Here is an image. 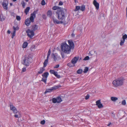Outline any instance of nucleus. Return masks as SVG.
<instances>
[{
  "label": "nucleus",
  "instance_id": "7ed1b4c3",
  "mask_svg": "<svg viewBox=\"0 0 127 127\" xmlns=\"http://www.w3.org/2000/svg\"><path fill=\"white\" fill-rule=\"evenodd\" d=\"M112 84L115 87L121 86L123 84V79L121 78L116 79L113 81Z\"/></svg>",
  "mask_w": 127,
  "mask_h": 127
},
{
  "label": "nucleus",
  "instance_id": "c9c22d12",
  "mask_svg": "<svg viewBox=\"0 0 127 127\" xmlns=\"http://www.w3.org/2000/svg\"><path fill=\"white\" fill-rule=\"evenodd\" d=\"M125 40H121V41L120 43V45L121 46H122L124 44Z\"/></svg>",
  "mask_w": 127,
  "mask_h": 127
},
{
  "label": "nucleus",
  "instance_id": "052dcab7",
  "mask_svg": "<svg viewBox=\"0 0 127 127\" xmlns=\"http://www.w3.org/2000/svg\"><path fill=\"white\" fill-rule=\"evenodd\" d=\"M10 5L11 6V5H12V3H10Z\"/></svg>",
  "mask_w": 127,
  "mask_h": 127
},
{
  "label": "nucleus",
  "instance_id": "bf43d9fd",
  "mask_svg": "<svg viewBox=\"0 0 127 127\" xmlns=\"http://www.w3.org/2000/svg\"><path fill=\"white\" fill-rule=\"evenodd\" d=\"M77 0H74V1L75 3L77 2Z\"/></svg>",
  "mask_w": 127,
  "mask_h": 127
},
{
  "label": "nucleus",
  "instance_id": "0eeeda50",
  "mask_svg": "<svg viewBox=\"0 0 127 127\" xmlns=\"http://www.w3.org/2000/svg\"><path fill=\"white\" fill-rule=\"evenodd\" d=\"M8 2L7 0H4L2 3V5L4 9L6 10L8 9Z\"/></svg>",
  "mask_w": 127,
  "mask_h": 127
},
{
  "label": "nucleus",
  "instance_id": "a878e982",
  "mask_svg": "<svg viewBox=\"0 0 127 127\" xmlns=\"http://www.w3.org/2000/svg\"><path fill=\"white\" fill-rule=\"evenodd\" d=\"M85 9V6L84 5H82L80 7V9L82 11H83Z\"/></svg>",
  "mask_w": 127,
  "mask_h": 127
},
{
  "label": "nucleus",
  "instance_id": "393cba45",
  "mask_svg": "<svg viewBox=\"0 0 127 127\" xmlns=\"http://www.w3.org/2000/svg\"><path fill=\"white\" fill-rule=\"evenodd\" d=\"M28 43L26 42H25L23 44L22 47L23 48H26L27 46Z\"/></svg>",
  "mask_w": 127,
  "mask_h": 127
},
{
  "label": "nucleus",
  "instance_id": "8fccbe9b",
  "mask_svg": "<svg viewBox=\"0 0 127 127\" xmlns=\"http://www.w3.org/2000/svg\"><path fill=\"white\" fill-rule=\"evenodd\" d=\"M59 65L58 64L56 65L54 67V68H57L59 67Z\"/></svg>",
  "mask_w": 127,
  "mask_h": 127
},
{
  "label": "nucleus",
  "instance_id": "de8ad7c7",
  "mask_svg": "<svg viewBox=\"0 0 127 127\" xmlns=\"http://www.w3.org/2000/svg\"><path fill=\"white\" fill-rule=\"evenodd\" d=\"M63 52H61V55L63 58H64V54Z\"/></svg>",
  "mask_w": 127,
  "mask_h": 127
},
{
  "label": "nucleus",
  "instance_id": "39448f33",
  "mask_svg": "<svg viewBox=\"0 0 127 127\" xmlns=\"http://www.w3.org/2000/svg\"><path fill=\"white\" fill-rule=\"evenodd\" d=\"M26 32L27 33L28 36L30 38L32 37L34 35V33L33 31L30 29H28L26 31Z\"/></svg>",
  "mask_w": 127,
  "mask_h": 127
},
{
  "label": "nucleus",
  "instance_id": "b1692460",
  "mask_svg": "<svg viewBox=\"0 0 127 127\" xmlns=\"http://www.w3.org/2000/svg\"><path fill=\"white\" fill-rule=\"evenodd\" d=\"M60 86H54L53 87H52L51 88L52 89V90H55L57 89L59 87H60Z\"/></svg>",
  "mask_w": 127,
  "mask_h": 127
},
{
  "label": "nucleus",
  "instance_id": "dca6fc26",
  "mask_svg": "<svg viewBox=\"0 0 127 127\" xmlns=\"http://www.w3.org/2000/svg\"><path fill=\"white\" fill-rule=\"evenodd\" d=\"M30 19L29 18H27L26 19L25 21V23L26 25L27 26H28L30 25Z\"/></svg>",
  "mask_w": 127,
  "mask_h": 127
},
{
  "label": "nucleus",
  "instance_id": "a19ab883",
  "mask_svg": "<svg viewBox=\"0 0 127 127\" xmlns=\"http://www.w3.org/2000/svg\"><path fill=\"white\" fill-rule=\"evenodd\" d=\"M16 19L18 21H20L21 20L20 17L19 16H16Z\"/></svg>",
  "mask_w": 127,
  "mask_h": 127
},
{
  "label": "nucleus",
  "instance_id": "09e8293b",
  "mask_svg": "<svg viewBox=\"0 0 127 127\" xmlns=\"http://www.w3.org/2000/svg\"><path fill=\"white\" fill-rule=\"evenodd\" d=\"M16 32V31L14 30L13 31V35H12V38H13V36L15 35V33Z\"/></svg>",
  "mask_w": 127,
  "mask_h": 127
},
{
  "label": "nucleus",
  "instance_id": "a211bd4d",
  "mask_svg": "<svg viewBox=\"0 0 127 127\" xmlns=\"http://www.w3.org/2000/svg\"><path fill=\"white\" fill-rule=\"evenodd\" d=\"M52 14V12L51 10H49L47 12V16L50 17H51V16Z\"/></svg>",
  "mask_w": 127,
  "mask_h": 127
},
{
  "label": "nucleus",
  "instance_id": "4d7b16f0",
  "mask_svg": "<svg viewBox=\"0 0 127 127\" xmlns=\"http://www.w3.org/2000/svg\"><path fill=\"white\" fill-rule=\"evenodd\" d=\"M111 124V123H110L108 124L107 125V126H109Z\"/></svg>",
  "mask_w": 127,
  "mask_h": 127
},
{
  "label": "nucleus",
  "instance_id": "7c9ffc66",
  "mask_svg": "<svg viewBox=\"0 0 127 127\" xmlns=\"http://www.w3.org/2000/svg\"><path fill=\"white\" fill-rule=\"evenodd\" d=\"M52 90L51 88L50 89H46V91L45 92V93H47V92H51Z\"/></svg>",
  "mask_w": 127,
  "mask_h": 127
},
{
  "label": "nucleus",
  "instance_id": "f257e3e1",
  "mask_svg": "<svg viewBox=\"0 0 127 127\" xmlns=\"http://www.w3.org/2000/svg\"><path fill=\"white\" fill-rule=\"evenodd\" d=\"M68 43L69 45L66 43H62L61 45V51L64 53L69 54L71 52V50L74 47V45L72 40H68Z\"/></svg>",
  "mask_w": 127,
  "mask_h": 127
},
{
  "label": "nucleus",
  "instance_id": "49530a36",
  "mask_svg": "<svg viewBox=\"0 0 127 127\" xmlns=\"http://www.w3.org/2000/svg\"><path fill=\"white\" fill-rule=\"evenodd\" d=\"M90 97V95L89 94H87L86 96L85 99H86L87 100Z\"/></svg>",
  "mask_w": 127,
  "mask_h": 127
},
{
  "label": "nucleus",
  "instance_id": "ddd939ff",
  "mask_svg": "<svg viewBox=\"0 0 127 127\" xmlns=\"http://www.w3.org/2000/svg\"><path fill=\"white\" fill-rule=\"evenodd\" d=\"M93 4L96 8V9L98 10L99 8V3L97 2L95 0H94L93 2Z\"/></svg>",
  "mask_w": 127,
  "mask_h": 127
},
{
  "label": "nucleus",
  "instance_id": "5fc2aeb1",
  "mask_svg": "<svg viewBox=\"0 0 127 127\" xmlns=\"http://www.w3.org/2000/svg\"><path fill=\"white\" fill-rule=\"evenodd\" d=\"M126 17H127V7L126 8Z\"/></svg>",
  "mask_w": 127,
  "mask_h": 127
},
{
  "label": "nucleus",
  "instance_id": "864d4df0",
  "mask_svg": "<svg viewBox=\"0 0 127 127\" xmlns=\"http://www.w3.org/2000/svg\"><path fill=\"white\" fill-rule=\"evenodd\" d=\"M22 69V71L23 72L25 71L26 70V68H24V67Z\"/></svg>",
  "mask_w": 127,
  "mask_h": 127
},
{
  "label": "nucleus",
  "instance_id": "423d86ee",
  "mask_svg": "<svg viewBox=\"0 0 127 127\" xmlns=\"http://www.w3.org/2000/svg\"><path fill=\"white\" fill-rule=\"evenodd\" d=\"M62 101V100L61 98L58 96L56 98H54L52 99V101L54 103H59L61 102Z\"/></svg>",
  "mask_w": 127,
  "mask_h": 127
},
{
  "label": "nucleus",
  "instance_id": "20e7f679",
  "mask_svg": "<svg viewBox=\"0 0 127 127\" xmlns=\"http://www.w3.org/2000/svg\"><path fill=\"white\" fill-rule=\"evenodd\" d=\"M32 61V58L29 56H25L22 62V64L26 66L29 65Z\"/></svg>",
  "mask_w": 127,
  "mask_h": 127
},
{
  "label": "nucleus",
  "instance_id": "5701e85b",
  "mask_svg": "<svg viewBox=\"0 0 127 127\" xmlns=\"http://www.w3.org/2000/svg\"><path fill=\"white\" fill-rule=\"evenodd\" d=\"M30 9V8L29 7H27L26 8L25 11V13L26 14V15H27V14L29 12Z\"/></svg>",
  "mask_w": 127,
  "mask_h": 127
},
{
  "label": "nucleus",
  "instance_id": "13d9d810",
  "mask_svg": "<svg viewBox=\"0 0 127 127\" xmlns=\"http://www.w3.org/2000/svg\"><path fill=\"white\" fill-rule=\"evenodd\" d=\"M7 33H10V32L9 31H7Z\"/></svg>",
  "mask_w": 127,
  "mask_h": 127
},
{
  "label": "nucleus",
  "instance_id": "f8f14e48",
  "mask_svg": "<svg viewBox=\"0 0 127 127\" xmlns=\"http://www.w3.org/2000/svg\"><path fill=\"white\" fill-rule=\"evenodd\" d=\"M79 57H75L71 61V62L73 64H76L79 59Z\"/></svg>",
  "mask_w": 127,
  "mask_h": 127
},
{
  "label": "nucleus",
  "instance_id": "c03bdc74",
  "mask_svg": "<svg viewBox=\"0 0 127 127\" xmlns=\"http://www.w3.org/2000/svg\"><path fill=\"white\" fill-rule=\"evenodd\" d=\"M13 28L14 30L15 31H16V30H18V28L17 27H15L14 26H13Z\"/></svg>",
  "mask_w": 127,
  "mask_h": 127
},
{
  "label": "nucleus",
  "instance_id": "f3484780",
  "mask_svg": "<svg viewBox=\"0 0 127 127\" xmlns=\"http://www.w3.org/2000/svg\"><path fill=\"white\" fill-rule=\"evenodd\" d=\"M6 18L5 16H4L2 14L0 15V20L1 21H3Z\"/></svg>",
  "mask_w": 127,
  "mask_h": 127
},
{
  "label": "nucleus",
  "instance_id": "72a5a7b5",
  "mask_svg": "<svg viewBox=\"0 0 127 127\" xmlns=\"http://www.w3.org/2000/svg\"><path fill=\"white\" fill-rule=\"evenodd\" d=\"M79 9H80V7L79 6H76L74 11H77Z\"/></svg>",
  "mask_w": 127,
  "mask_h": 127
},
{
  "label": "nucleus",
  "instance_id": "2f4dec72",
  "mask_svg": "<svg viewBox=\"0 0 127 127\" xmlns=\"http://www.w3.org/2000/svg\"><path fill=\"white\" fill-rule=\"evenodd\" d=\"M82 72V69H79L77 71V73L78 74H81Z\"/></svg>",
  "mask_w": 127,
  "mask_h": 127
},
{
  "label": "nucleus",
  "instance_id": "f03ea898",
  "mask_svg": "<svg viewBox=\"0 0 127 127\" xmlns=\"http://www.w3.org/2000/svg\"><path fill=\"white\" fill-rule=\"evenodd\" d=\"M57 18L59 20L63 22L65 20V15L64 11L63 9L58 10L56 12Z\"/></svg>",
  "mask_w": 127,
  "mask_h": 127
},
{
  "label": "nucleus",
  "instance_id": "ea45409f",
  "mask_svg": "<svg viewBox=\"0 0 127 127\" xmlns=\"http://www.w3.org/2000/svg\"><path fill=\"white\" fill-rule=\"evenodd\" d=\"M21 4H22V5L23 7L24 8H25L26 5L25 3L24 2V1H23V2L22 3H21Z\"/></svg>",
  "mask_w": 127,
  "mask_h": 127
},
{
  "label": "nucleus",
  "instance_id": "a18cd8bd",
  "mask_svg": "<svg viewBox=\"0 0 127 127\" xmlns=\"http://www.w3.org/2000/svg\"><path fill=\"white\" fill-rule=\"evenodd\" d=\"M45 123V120H43L41 121L40 124L42 125H44Z\"/></svg>",
  "mask_w": 127,
  "mask_h": 127
},
{
  "label": "nucleus",
  "instance_id": "4c0bfd02",
  "mask_svg": "<svg viewBox=\"0 0 127 127\" xmlns=\"http://www.w3.org/2000/svg\"><path fill=\"white\" fill-rule=\"evenodd\" d=\"M126 102L125 100H123L122 102V105H125L126 104Z\"/></svg>",
  "mask_w": 127,
  "mask_h": 127
},
{
  "label": "nucleus",
  "instance_id": "aec40b11",
  "mask_svg": "<svg viewBox=\"0 0 127 127\" xmlns=\"http://www.w3.org/2000/svg\"><path fill=\"white\" fill-rule=\"evenodd\" d=\"M49 73L48 72H45L42 75L43 77L47 78L49 75Z\"/></svg>",
  "mask_w": 127,
  "mask_h": 127
},
{
  "label": "nucleus",
  "instance_id": "c85d7f7f",
  "mask_svg": "<svg viewBox=\"0 0 127 127\" xmlns=\"http://www.w3.org/2000/svg\"><path fill=\"white\" fill-rule=\"evenodd\" d=\"M47 80V78H44V77H43L42 78V80H41V81H43L44 83H46V81Z\"/></svg>",
  "mask_w": 127,
  "mask_h": 127
},
{
  "label": "nucleus",
  "instance_id": "c756f323",
  "mask_svg": "<svg viewBox=\"0 0 127 127\" xmlns=\"http://www.w3.org/2000/svg\"><path fill=\"white\" fill-rule=\"evenodd\" d=\"M49 72L51 74H54V75L56 72L54 70H50Z\"/></svg>",
  "mask_w": 127,
  "mask_h": 127
},
{
  "label": "nucleus",
  "instance_id": "e2e57ef3",
  "mask_svg": "<svg viewBox=\"0 0 127 127\" xmlns=\"http://www.w3.org/2000/svg\"><path fill=\"white\" fill-rule=\"evenodd\" d=\"M14 1H16V0H12Z\"/></svg>",
  "mask_w": 127,
  "mask_h": 127
},
{
  "label": "nucleus",
  "instance_id": "680f3d73",
  "mask_svg": "<svg viewBox=\"0 0 127 127\" xmlns=\"http://www.w3.org/2000/svg\"><path fill=\"white\" fill-rule=\"evenodd\" d=\"M25 0V1L27 2L28 1H29V0Z\"/></svg>",
  "mask_w": 127,
  "mask_h": 127
},
{
  "label": "nucleus",
  "instance_id": "6ab92c4d",
  "mask_svg": "<svg viewBox=\"0 0 127 127\" xmlns=\"http://www.w3.org/2000/svg\"><path fill=\"white\" fill-rule=\"evenodd\" d=\"M48 59L47 58V59L45 60L43 63V67H45L47 66L48 62Z\"/></svg>",
  "mask_w": 127,
  "mask_h": 127
},
{
  "label": "nucleus",
  "instance_id": "2eb2a0df",
  "mask_svg": "<svg viewBox=\"0 0 127 127\" xmlns=\"http://www.w3.org/2000/svg\"><path fill=\"white\" fill-rule=\"evenodd\" d=\"M38 26L35 25H33L32 26V31H33L37 29Z\"/></svg>",
  "mask_w": 127,
  "mask_h": 127
},
{
  "label": "nucleus",
  "instance_id": "473e14b6",
  "mask_svg": "<svg viewBox=\"0 0 127 127\" xmlns=\"http://www.w3.org/2000/svg\"><path fill=\"white\" fill-rule=\"evenodd\" d=\"M14 117L16 118H19L20 117V113H18V114H15L14 115Z\"/></svg>",
  "mask_w": 127,
  "mask_h": 127
},
{
  "label": "nucleus",
  "instance_id": "f704fd0d",
  "mask_svg": "<svg viewBox=\"0 0 127 127\" xmlns=\"http://www.w3.org/2000/svg\"><path fill=\"white\" fill-rule=\"evenodd\" d=\"M51 53V50L50 49H49V51L48 52V55H47V59H48L49 58V57L50 56V55Z\"/></svg>",
  "mask_w": 127,
  "mask_h": 127
},
{
  "label": "nucleus",
  "instance_id": "79ce46f5",
  "mask_svg": "<svg viewBox=\"0 0 127 127\" xmlns=\"http://www.w3.org/2000/svg\"><path fill=\"white\" fill-rule=\"evenodd\" d=\"M41 4L42 5H44L45 4V0H42Z\"/></svg>",
  "mask_w": 127,
  "mask_h": 127
},
{
  "label": "nucleus",
  "instance_id": "6e6d98bb",
  "mask_svg": "<svg viewBox=\"0 0 127 127\" xmlns=\"http://www.w3.org/2000/svg\"><path fill=\"white\" fill-rule=\"evenodd\" d=\"M71 64V63H69L68 64H67V65L68 66H71L70 65V64Z\"/></svg>",
  "mask_w": 127,
  "mask_h": 127
},
{
  "label": "nucleus",
  "instance_id": "4468645a",
  "mask_svg": "<svg viewBox=\"0 0 127 127\" xmlns=\"http://www.w3.org/2000/svg\"><path fill=\"white\" fill-rule=\"evenodd\" d=\"M53 22L56 24H59L60 23H63L62 21H60L54 18L53 17Z\"/></svg>",
  "mask_w": 127,
  "mask_h": 127
},
{
  "label": "nucleus",
  "instance_id": "603ef678",
  "mask_svg": "<svg viewBox=\"0 0 127 127\" xmlns=\"http://www.w3.org/2000/svg\"><path fill=\"white\" fill-rule=\"evenodd\" d=\"M71 37L73 38L74 37L75 34L73 33H72L71 35Z\"/></svg>",
  "mask_w": 127,
  "mask_h": 127
},
{
  "label": "nucleus",
  "instance_id": "58836bf2",
  "mask_svg": "<svg viewBox=\"0 0 127 127\" xmlns=\"http://www.w3.org/2000/svg\"><path fill=\"white\" fill-rule=\"evenodd\" d=\"M54 75L58 78H59L60 77V75L58 74L57 72H56Z\"/></svg>",
  "mask_w": 127,
  "mask_h": 127
},
{
  "label": "nucleus",
  "instance_id": "37998d69",
  "mask_svg": "<svg viewBox=\"0 0 127 127\" xmlns=\"http://www.w3.org/2000/svg\"><path fill=\"white\" fill-rule=\"evenodd\" d=\"M89 59V58L88 56H87L85 57L84 59V60H87Z\"/></svg>",
  "mask_w": 127,
  "mask_h": 127
},
{
  "label": "nucleus",
  "instance_id": "9d476101",
  "mask_svg": "<svg viewBox=\"0 0 127 127\" xmlns=\"http://www.w3.org/2000/svg\"><path fill=\"white\" fill-rule=\"evenodd\" d=\"M51 56L55 61H56L57 59L60 58V57L58 56V55L56 54H52Z\"/></svg>",
  "mask_w": 127,
  "mask_h": 127
},
{
  "label": "nucleus",
  "instance_id": "cd10ccee",
  "mask_svg": "<svg viewBox=\"0 0 127 127\" xmlns=\"http://www.w3.org/2000/svg\"><path fill=\"white\" fill-rule=\"evenodd\" d=\"M60 7L59 6H54L52 8V9L53 10H55L57 9L58 10V9H60Z\"/></svg>",
  "mask_w": 127,
  "mask_h": 127
},
{
  "label": "nucleus",
  "instance_id": "bb28decb",
  "mask_svg": "<svg viewBox=\"0 0 127 127\" xmlns=\"http://www.w3.org/2000/svg\"><path fill=\"white\" fill-rule=\"evenodd\" d=\"M88 68L87 67H85L83 71V72L84 73H85L87 72V71L88 70Z\"/></svg>",
  "mask_w": 127,
  "mask_h": 127
},
{
  "label": "nucleus",
  "instance_id": "4be33fe9",
  "mask_svg": "<svg viewBox=\"0 0 127 127\" xmlns=\"http://www.w3.org/2000/svg\"><path fill=\"white\" fill-rule=\"evenodd\" d=\"M44 68V67H43L42 68H40V71L38 72V73L39 74L42 73L45 70V69Z\"/></svg>",
  "mask_w": 127,
  "mask_h": 127
},
{
  "label": "nucleus",
  "instance_id": "3c124183",
  "mask_svg": "<svg viewBox=\"0 0 127 127\" xmlns=\"http://www.w3.org/2000/svg\"><path fill=\"white\" fill-rule=\"evenodd\" d=\"M63 2L60 1L59 4V5H62L63 4Z\"/></svg>",
  "mask_w": 127,
  "mask_h": 127
},
{
  "label": "nucleus",
  "instance_id": "e433bc0d",
  "mask_svg": "<svg viewBox=\"0 0 127 127\" xmlns=\"http://www.w3.org/2000/svg\"><path fill=\"white\" fill-rule=\"evenodd\" d=\"M127 38V35L126 34H125L123 36L122 38L123 40L125 41V39Z\"/></svg>",
  "mask_w": 127,
  "mask_h": 127
},
{
  "label": "nucleus",
  "instance_id": "1a4fd4ad",
  "mask_svg": "<svg viewBox=\"0 0 127 127\" xmlns=\"http://www.w3.org/2000/svg\"><path fill=\"white\" fill-rule=\"evenodd\" d=\"M96 105L97 106L98 108H100L103 107L102 104L101 103L100 100H99L96 102Z\"/></svg>",
  "mask_w": 127,
  "mask_h": 127
},
{
  "label": "nucleus",
  "instance_id": "9b49d317",
  "mask_svg": "<svg viewBox=\"0 0 127 127\" xmlns=\"http://www.w3.org/2000/svg\"><path fill=\"white\" fill-rule=\"evenodd\" d=\"M36 14L35 11H34L31 14V16L30 18V20L32 22H33L34 21V17H35Z\"/></svg>",
  "mask_w": 127,
  "mask_h": 127
},
{
  "label": "nucleus",
  "instance_id": "412c9836",
  "mask_svg": "<svg viewBox=\"0 0 127 127\" xmlns=\"http://www.w3.org/2000/svg\"><path fill=\"white\" fill-rule=\"evenodd\" d=\"M118 99L117 97L112 96L111 97V100L113 102H115Z\"/></svg>",
  "mask_w": 127,
  "mask_h": 127
},
{
  "label": "nucleus",
  "instance_id": "6e6552de",
  "mask_svg": "<svg viewBox=\"0 0 127 127\" xmlns=\"http://www.w3.org/2000/svg\"><path fill=\"white\" fill-rule=\"evenodd\" d=\"M10 110H12L13 113L16 114L18 113V111L16 108L12 104L10 105Z\"/></svg>",
  "mask_w": 127,
  "mask_h": 127
}]
</instances>
